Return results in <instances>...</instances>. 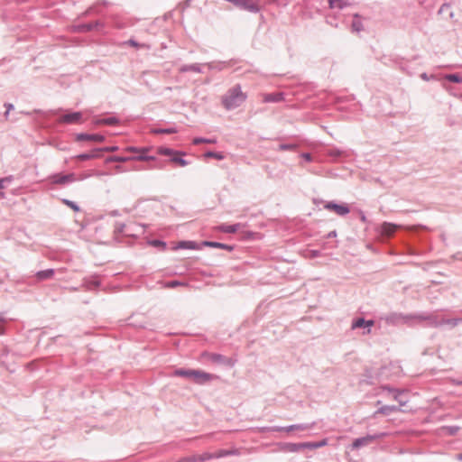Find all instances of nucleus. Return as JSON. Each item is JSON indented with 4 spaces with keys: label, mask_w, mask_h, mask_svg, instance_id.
<instances>
[{
    "label": "nucleus",
    "mask_w": 462,
    "mask_h": 462,
    "mask_svg": "<svg viewBox=\"0 0 462 462\" xmlns=\"http://www.w3.org/2000/svg\"><path fill=\"white\" fill-rule=\"evenodd\" d=\"M181 153L179 152H175L173 155L171 156V161L175 162L178 166L184 167L188 163L185 160H183L181 157Z\"/></svg>",
    "instance_id": "nucleus-14"
},
{
    "label": "nucleus",
    "mask_w": 462,
    "mask_h": 462,
    "mask_svg": "<svg viewBox=\"0 0 462 462\" xmlns=\"http://www.w3.org/2000/svg\"><path fill=\"white\" fill-rule=\"evenodd\" d=\"M192 372L193 370L178 369L174 371V375L191 378Z\"/></svg>",
    "instance_id": "nucleus-20"
},
{
    "label": "nucleus",
    "mask_w": 462,
    "mask_h": 462,
    "mask_svg": "<svg viewBox=\"0 0 462 462\" xmlns=\"http://www.w3.org/2000/svg\"><path fill=\"white\" fill-rule=\"evenodd\" d=\"M373 324H374V321H372V320L365 321L364 319H358L353 323L352 328H362L365 326L371 327V326H373Z\"/></svg>",
    "instance_id": "nucleus-15"
},
{
    "label": "nucleus",
    "mask_w": 462,
    "mask_h": 462,
    "mask_svg": "<svg viewBox=\"0 0 462 462\" xmlns=\"http://www.w3.org/2000/svg\"><path fill=\"white\" fill-rule=\"evenodd\" d=\"M115 122H116V120L114 118H108V119H106L103 121V123L106 125H114Z\"/></svg>",
    "instance_id": "nucleus-35"
},
{
    "label": "nucleus",
    "mask_w": 462,
    "mask_h": 462,
    "mask_svg": "<svg viewBox=\"0 0 462 462\" xmlns=\"http://www.w3.org/2000/svg\"><path fill=\"white\" fill-rule=\"evenodd\" d=\"M158 152L162 155H167V156H171V157L176 151H173V150L169 149V148H160L158 150Z\"/></svg>",
    "instance_id": "nucleus-25"
},
{
    "label": "nucleus",
    "mask_w": 462,
    "mask_h": 462,
    "mask_svg": "<svg viewBox=\"0 0 462 462\" xmlns=\"http://www.w3.org/2000/svg\"><path fill=\"white\" fill-rule=\"evenodd\" d=\"M54 271L52 269H48L45 271H41L37 273V278L39 280H46L50 279L53 276Z\"/></svg>",
    "instance_id": "nucleus-16"
},
{
    "label": "nucleus",
    "mask_w": 462,
    "mask_h": 462,
    "mask_svg": "<svg viewBox=\"0 0 462 462\" xmlns=\"http://www.w3.org/2000/svg\"><path fill=\"white\" fill-rule=\"evenodd\" d=\"M101 157V149H95L88 153H82L76 156L79 161H86Z\"/></svg>",
    "instance_id": "nucleus-7"
},
{
    "label": "nucleus",
    "mask_w": 462,
    "mask_h": 462,
    "mask_svg": "<svg viewBox=\"0 0 462 462\" xmlns=\"http://www.w3.org/2000/svg\"><path fill=\"white\" fill-rule=\"evenodd\" d=\"M305 156H306V159H308V160L310 159V155L309 154H306Z\"/></svg>",
    "instance_id": "nucleus-43"
},
{
    "label": "nucleus",
    "mask_w": 462,
    "mask_h": 462,
    "mask_svg": "<svg viewBox=\"0 0 462 462\" xmlns=\"http://www.w3.org/2000/svg\"><path fill=\"white\" fill-rule=\"evenodd\" d=\"M76 141H88L94 143H103L105 141V136L101 134H79L76 136Z\"/></svg>",
    "instance_id": "nucleus-3"
},
{
    "label": "nucleus",
    "mask_w": 462,
    "mask_h": 462,
    "mask_svg": "<svg viewBox=\"0 0 462 462\" xmlns=\"http://www.w3.org/2000/svg\"><path fill=\"white\" fill-rule=\"evenodd\" d=\"M239 6L248 9V10H251V11L256 10V5L251 0H246L245 5H239Z\"/></svg>",
    "instance_id": "nucleus-24"
},
{
    "label": "nucleus",
    "mask_w": 462,
    "mask_h": 462,
    "mask_svg": "<svg viewBox=\"0 0 462 462\" xmlns=\"http://www.w3.org/2000/svg\"><path fill=\"white\" fill-rule=\"evenodd\" d=\"M352 27L356 32H360L363 28L362 23L356 14L355 15Z\"/></svg>",
    "instance_id": "nucleus-22"
},
{
    "label": "nucleus",
    "mask_w": 462,
    "mask_h": 462,
    "mask_svg": "<svg viewBox=\"0 0 462 462\" xmlns=\"http://www.w3.org/2000/svg\"><path fill=\"white\" fill-rule=\"evenodd\" d=\"M3 196H4V194L2 192H0V197H3Z\"/></svg>",
    "instance_id": "nucleus-44"
},
{
    "label": "nucleus",
    "mask_w": 462,
    "mask_h": 462,
    "mask_svg": "<svg viewBox=\"0 0 462 462\" xmlns=\"http://www.w3.org/2000/svg\"><path fill=\"white\" fill-rule=\"evenodd\" d=\"M446 79L449 81H452V82H456V83H460L462 82V78L459 77L458 75L457 74H450V75H447L446 76Z\"/></svg>",
    "instance_id": "nucleus-23"
},
{
    "label": "nucleus",
    "mask_w": 462,
    "mask_h": 462,
    "mask_svg": "<svg viewBox=\"0 0 462 462\" xmlns=\"http://www.w3.org/2000/svg\"><path fill=\"white\" fill-rule=\"evenodd\" d=\"M127 161V158H125V157H110L107 159V162H126Z\"/></svg>",
    "instance_id": "nucleus-28"
},
{
    "label": "nucleus",
    "mask_w": 462,
    "mask_h": 462,
    "mask_svg": "<svg viewBox=\"0 0 462 462\" xmlns=\"http://www.w3.org/2000/svg\"><path fill=\"white\" fill-rule=\"evenodd\" d=\"M372 440V438H362L357 439L354 441L353 447L354 448H359L362 445H366Z\"/></svg>",
    "instance_id": "nucleus-21"
},
{
    "label": "nucleus",
    "mask_w": 462,
    "mask_h": 462,
    "mask_svg": "<svg viewBox=\"0 0 462 462\" xmlns=\"http://www.w3.org/2000/svg\"><path fill=\"white\" fill-rule=\"evenodd\" d=\"M302 446H303V449L304 448L315 449V442H303Z\"/></svg>",
    "instance_id": "nucleus-29"
},
{
    "label": "nucleus",
    "mask_w": 462,
    "mask_h": 462,
    "mask_svg": "<svg viewBox=\"0 0 462 462\" xmlns=\"http://www.w3.org/2000/svg\"><path fill=\"white\" fill-rule=\"evenodd\" d=\"M206 156L208 157H212V158H215L217 160H222L224 159V156L222 153L220 152H209L206 154Z\"/></svg>",
    "instance_id": "nucleus-26"
},
{
    "label": "nucleus",
    "mask_w": 462,
    "mask_h": 462,
    "mask_svg": "<svg viewBox=\"0 0 462 462\" xmlns=\"http://www.w3.org/2000/svg\"><path fill=\"white\" fill-rule=\"evenodd\" d=\"M127 150H128V151H134V148H132V147H131V148H128Z\"/></svg>",
    "instance_id": "nucleus-42"
},
{
    "label": "nucleus",
    "mask_w": 462,
    "mask_h": 462,
    "mask_svg": "<svg viewBox=\"0 0 462 462\" xmlns=\"http://www.w3.org/2000/svg\"><path fill=\"white\" fill-rule=\"evenodd\" d=\"M286 450L290 452H299L303 450L302 443H290L286 446Z\"/></svg>",
    "instance_id": "nucleus-19"
},
{
    "label": "nucleus",
    "mask_w": 462,
    "mask_h": 462,
    "mask_svg": "<svg viewBox=\"0 0 462 462\" xmlns=\"http://www.w3.org/2000/svg\"><path fill=\"white\" fill-rule=\"evenodd\" d=\"M9 180L8 179H2L0 180V189H3L5 186H4V183L5 181H8Z\"/></svg>",
    "instance_id": "nucleus-37"
},
{
    "label": "nucleus",
    "mask_w": 462,
    "mask_h": 462,
    "mask_svg": "<svg viewBox=\"0 0 462 462\" xmlns=\"http://www.w3.org/2000/svg\"><path fill=\"white\" fill-rule=\"evenodd\" d=\"M325 208L327 209L334 211L339 216H344L349 212V208L345 205H337L334 203H328Z\"/></svg>",
    "instance_id": "nucleus-5"
},
{
    "label": "nucleus",
    "mask_w": 462,
    "mask_h": 462,
    "mask_svg": "<svg viewBox=\"0 0 462 462\" xmlns=\"http://www.w3.org/2000/svg\"><path fill=\"white\" fill-rule=\"evenodd\" d=\"M217 375H214V374H211L200 371V370H193L190 379L194 383H204L209 382V381L217 379Z\"/></svg>",
    "instance_id": "nucleus-2"
},
{
    "label": "nucleus",
    "mask_w": 462,
    "mask_h": 462,
    "mask_svg": "<svg viewBox=\"0 0 462 462\" xmlns=\"http://www.w3.org/2000/svg\"><path fill=\"white\" fill-rule=\"evenodd\" d=\"M213 454H214V458H219V457H223L225 456L236 454V450L219 449V450L213 452Z\"/></svg>",
    "instance_id": "nucleus-17"
},
{
    "label": "nucleus",
    "mask_w": 462,
    "mask_h": 462,
    "mask_svg": "<svg viewBox=\"0 0 462 462\" xmlns=\"http://www.w3.org/2000/svg\"><path fill=\"white\" fill-rule=\"evenodd\" d=\"M327 445V439H323L319 442H315V448H319Z\"/></svg>",
    "instance_id": "nucleus-32"
},
{
    "label": "nucleus",
    "mask_w": 462,
    "mask_h": 462,
    "mask_svg": "<svg viewBox=\"0 0 462 462\" xmlns=\"http://www.w3.org/2000/svg\"><path fill=\"white\" fill-rule=\"evenodd\" d=\"M282 100V94H266L263 96L264 102H278Z\"/></svg>",
    "instance_id": "nucleus-18"
},
{
    "label": "nucleus",
    "mask_w": 462,
    "mask_h": 462,
    "mask_svg": "<svg viewBox=\"0 0 462 462\" xmlns=\"http://www.w3.org/2000/svg\"><path fill=\"white\" fill-rule=\"evenodd\" d=\"M74 180H75V177L73 174L56 175L53 177V182L59 183V184H65V183L73 181Z\"/></svg>",
    "instance_id": "nucleus-10"
},
{
    "label": "nucleus",
    "mask_w": 462,
    "mask_h": 462,
    "mask_svg": "<svg viewBox=\"0 0 462 462\" xmlns=\"http://www.w3.org/2000/svg\"><path fill=\"white\" fill-rule=\"evenodd\" d=\"M329 7L331 9L337 8L343 9L346 6L349 5L350 3L347 0H328Z\"/></svg>",
    "instance_id": "nucleus-11"
},
{
    "label": "nucleus",
    "mask_w": 462,
    "mask_h": 462,
    "mask_svg": "<svg viewBox=\"0 0 462 462\" xmlns=\"http://www.w3.org/2000/svg\"><path fill=\"white\" fill-rule=\"evenodd\" d=\"M173 249L199 250L200 249V246L194 241H180L175 246H173Z\"/></svg>",
    "instance_id": "nucleus-6"
},
{
    "label": "nucleus",
    "mask_w": 462,
    "mask_h": 462,
    "mask_svg": "<svg viewBox=\"0 0 462 462\" xmlns=\"http://www.w3.org/2000/svg\"><path fill=\"white\" fill-rule=\"evenodd\" d=\"M210 361L214 363H220L226 365L232 366L235 364V361L231 358L225 357L221 355L217 354H207L205 355Z\"/></svg>",
    "instance_id": "nucleus-4"
},
{
    "label": "nucleus",
    "mask_w": 462,
    "mask_h": 462,
    "mask_svg": "<svg viewBox=\"0 0 462 462\" xmlns=\"http://www.w3.org/2000/svg\"><path fill=\"white\" fill-rule=\"evenodd\" d=\"M80 118H81V113L75 112V113L65 115L62 117V121L64 123H68V124H75V123H79Z\"/></svg>",
    "instance_id": "nucleus-8"
},
{
    "label": "nucleus",
    "mask_w": 462,
    "mask_h": 462,
    "mask_svg": "<svg viewBox=\"0 0 462 462\" xmlns=\"http://www.w3.org/2000/svg\"><path fill=\"white\" fill-rule=\"evenodd\" d=\"M397 228L398 226L394 224L383 223L382 225L381 230L383 235L390 236L397 230Z\"/></svg>",
    "instance_id": "nucleus-9"
},
{
    "label": "nucleus",
    "mask_w": 462,
    "mask_h": 462,
    "mask_svg": "<svg viewBox=\"0 0 462 462\" xmlns=\"http://www.w3.org/2000/svg\"><path fill=\"white\" fill-rule=\"evenodd\" d=\"M212 458H214V454L207 452V453H204V454H202L200 456L199 460L200 461H205V460H208V459H212Z\"/></svg>",
    "instance_id": "nucleus-27"
},
{
    "label": "nucleus",
    "mask_w": 462,
    "mask_h": 462,
    "mask_svg": "<svg viewBox=\"0 0 462 462\" xmlns=\"http://www.w3.org/2000/svg\"><path fill=\"white\" fill-rule=\"evenodd\" d=\"M291 147H292L291 145H288V146H286V145H281V146H280V148H281V149H287V148H291Z\"/></svg>",
    "instance_id": "nucleus-39"
},
{
    "label": "nucleus",
    "mask_w": 462,
    "mask_h": 462,
    "mask_svg": "<svg viewBox=\"0 0 462 462\" xmlns=\"http://www.w3.org/2000/svg\"><path fill=\"white\" fill-rule=\"evenodd\" d=\"M212 143V142L209 140L202 139V138H195L193 140L194 144H199V143Z\"/></svg>",
    "instance_id": "nucleus-30"
},
{
    "label": "nucleus",
    "mask_w": 462,
    "mask_h": 462,
    "mask_svg": "<svg viewBox=\"0 0 462 462\" xmlns=\"http://www.w3.org/2000/svg\"><path fill=\"white\" fill-rule=\"evenodd\" d=\"M12 108H13V106H12V105H9V106H8V111H9L10 109H12Z\"/></svg>",
    "instance_id": "nucleus-41"
},
{
    "label": "nucleus",
    "mask_w": 462,
    "mask_h": 462,
    "mask_svg": "<svg viewBox=\"0 0 462 462\" xmlns=\"http://www.w3.org/2000/svg\"><path fill=\"white\" fill-rule=\"evenodd\" d=\"M457 458L458 460H462V454H458V455L457 456Z\"/></svg>",
    "instance_id": "nucleus-40"
},
{
    "label": "nucleus",
    "mask_w": 462,
    "mask_h": 462,
    "mask_svg": "<svg viewBox=\"0 0 462 462\" xmlns=\"http://www.w3.org/2000/svg\"><path fill=\"white\" fill-rule=\"evenodd\" d=\"M137 159L141 160V161H144V160H148L149 158L146 156H143V155H140L139 157H137Z\"/></svg>",
    "instance_id": "nucleus-38"
},
{
    "label": "nucleus",
    "mask_w": 462,
    "mask_h": 462,
    "mask_svg": "<svg viewBox=\"0 0 462 462\" xmlns=\"http://www.w3.org/2000/svg\"><path fill=\"white\" fill-rule=\"evenodd\" d=\"M66 204H67L68 206H69L71 208H73L74 210H76V211H77V210H79L78 207H77L76 205H74V203H73V202H71V201H66Z\"/></svg>",
    "instance_id": "nucleus-36"
},
{
    "label": "nucleus",
    "mask_w": 462,
    "mask_h": 462,
    "mask_svg": "<svg viewBox=\"0 0 462 462\" xmlns=\"http://www.w3.org/2000/svg\"><path fill=\"white\" fill-rule=\"evenodd\" d=\"M240 227H241L240 224H236V225H232V226L222 225L218 227V229L225 233H236V231L239 230Z\"/></svg>",
    "instance_id": "nucleus-13"
},
{
    "label": "nucleus",
    "mask_w": 462,
    "mask_h": 462,
    "mask_svg": "<svg viewBox=\"0 0 462 462\" xmlns=\"http://www.w3.org/2000/svg\"><path fill=\"white\" fill-rule=\"evenodd\" d=\"M202 245L207 246V247L226 249L229 251L232 250L231 246L225 245V244L217 243V242L204 241L202 243Z\"/></svg>",
    "instance_id": "nucleus-12"
},
{
    "label": "nucleus",
    "mask_w": 462,
    "mask_h": 462,
    "mask_svg": "<svg viewBox=\"0 0 462 462\" xmlns=\"http://www.w3.org/2000/svg\"><path fill=\"white\" fill-rule=\"evenodd\" d=\"M246 99V95L242 92L239 86L233 88L224 97L223 103L227 109L235 108L242 105Z\"/></svg>",
    "instance_id": "nucleus-1"
},
{
    "label": "nucleus",
    "mask_w": 462,
    "mask_h": 462,
    "mask_svg": "<svg viewBox=\"0 0 462 462\" xmlns=\"http://www.w3.org/2000/svg\"><path fill=\"white\" fill-rule=\"evenodd\" d=\"M157 133H164V134H172L175 133L174 129H165V130H159L156 131Z\"/></svg>",
    "instance_id": "nucleus-34"
},
{
    "label": "nucleus",
    "mask_w": 462,
    "mask_h": 462,
    "mask_svg": "<svg viewBox=\"0 0 462 462\" xmlns=\"http://www.w3.org/2000/svg\"><path fill=\"white\" fill-rule=\"evenodd\" d=\"M152 245H155V246H162V247H165V243L162 242V241H159V240H155V241H152Z\"/></svg>",
    "instance_id": "nucleus-33"
},
{
    "label": "nucleus",
    "mask_w": 462,
    "mask_h": 462,
    "mask_svg": "<svg viewBox=\"0 0 462 462\" xmlns=\"http://www.w3.org/2000/svg\"><path fill=\"white\" fill-rule=\"evenodd\" d=\"M101 149V152H116L118 150V147L117 146H111V147H105V148H100Z\"/></svg>",
    "instance_id": "nucleus-31"
}]
</instances>
